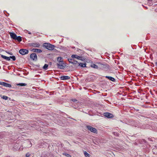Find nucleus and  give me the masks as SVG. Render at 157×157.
Returning a JSON list of instances; mask_svg holds the SVG:
<instances>
[{
	"instance_id": "nucleus-3",
	"label": "nucleus",
	"mask_w": 157,
	"mask_h": 157,
	"mask_svg": "<svg viewBox=\"0 0 157 157\" xmlns=\"http://www.w3.org/2000/svg\"><path fill=\"white\" fill-rule=\"evenodd\" d=\"M58 67L60 69H63L66 66L63 61L60 62L57 64Z\"/></svg>"
},
{
	"instance_id": "nucleus-4",
	"label": "nucleus",
	"mask_w": 157,
	"mask_h": 157,
	"mask_svg": "<svg viewBox=\"0 0 157 157\" xmlns=\"http://www.w3.org/2000/svg\"><path fill=\"white\" fill-rule=\"evenodd\" d=\"M86 127L88 130H90V132H94V133H97V131L95 128L89 125L87 126Z\"/></svg>"
},
{
	"instance_id": "nucleus-21",
	"label": "nucleus",
	"mask_w": 157,
	"mask_h": 157,
	"mask_svg": "<svg viewBox=\"0 0 157 157\" xmlns=\"http://www.w3.org/2000/svg\"><path fill=\"white\" fill-rule=\"evenodd\" d=\"M17 85L20 86H25L27 85V84L25 83H19L17 84Z\"/></svg>"
},
{
	"instance_id": "nucleus-36",
	"label": "nucleus",
	"mask_w": 157,
	"mask_h": 157,
	"mask_svg": "<svg viewBox=\"0 0 157 157\" xmlns=\"http://www.w3.org/2000/svg\"><path fill=\"white\" fill-rule=\"evenodd\" d=\"M28 33L29 34H31V33L30 32H29Z\"/></svg>"
},
{
	"instance_id": "nucleus-31",
	"label": "nucleus",
	"mask_w": 157,
	"mask_h": 157,
	"mask_svg": "<svg viewBox=\"0 0 157 157\" xmlns=\"http://www.w3.org/2000/svg\"><path fill=\"white\" fill-rule=\"evenodd\" d=\"M7 53L10 55H13V53L11 52H8V51H6V52Z\"/></svg>"
},
{
	"instance_id": "nucleus-22",
	"label": "nucleus",
	"mask_w": 157,
	"mask_h": 157,
	"mask_svg": "<svg viewBox=\"0 0 157 157\" xmlns=\"http://www.w3.org/2000/svg\"><path fill=\"white\" fill-rule=\"evenodd\" d=\"M84 155L85 157H90V155L86 152V151L84 152Z\"/></svg>"
},
{
	"instance_id": "nucleus-35",
	"label": "nucleus",
	"mask_w": 157,
	"mask_h": 157,
	"mask_svg": "<svg viewBox=\"0 0 157 157\" xmlns=\"http://www.w3.org/2000/svg\"><path fill=\"white\" fill-rule=\"evenodd\" d=\"M48 131H47V132H45V133H49V132H48Z\"/></svg>"
},
{
	"instance_id": "nucleus-19",
	"label": "nucleus",
	"mask_w": 157,
	"mask_h": 157,
	"mask_svg": "<svg viewBox=\"0 0 157 157\" xmlns=\"http://www.w3.org/2000/svg\"><path fill=\"white\" fill-rule=\"evenodd\" d=\"M1 56L2 58L6 60L7 61H10V60L9 57L6 56L2 55H1Z\"/></svg>"
},
{
	"instance_id": "nucleus-25",
	"label": "nucleus",
	"mask_w": 157,
	"mask_h": 157,
	"mask_svg": "<svg viewBox=\"0 0 157 157\" xmlns=\"http://www.w3.org/2000/svg\"><path fill=\"white\" fill-rule=\"evenodd\" d=\"M10 59H12V60L13 61H15V60H16V57H15V56H10Z\"/></svg>"
},
{
	"instance_id": "nucleus-18",
	"label": "nucleus",
	"mask_w": 157,
	"mask_h": 157,
	"mask_svg": "<svg viewBox=\"0 0 157 157\" xmlns=\"http://www.w3.org/2000/svg\"><path fill=\"white\" fill-rule=\"evenodd\" d=\"M152 151L153 154L157 155V146L153 149Z\"/></svg>"
},
{
	"instance_id": "nucleus-30",
	"label": "nucleus",
	"mask_w": 157,
	"mask_h": 157,
	"mask_svg": "<svg viewBox=\"0 0 157 157\" xmlns=\"http://www.w3.org/2000/svg\"><path fill=\"white\" fill-rule=\"evenodd\" d=\"M30 155V154L29 153H27L26 154V157H29Z\"/></svg>"
},
{
	"instance_id": "nucleus-14",
	"label": "nucleus",
	"mask_w": 157,
	"mask_h": 157,
	"mask_svg": "<svg viewBox=\"0 0 157 157\" xmlns=\"http://www.w3.org/2000/svg\"><path fill=\"white\" fill-rule=\"evenodd\" d=\"M10 35L11 38L15 40L17 36L16 34L13 33H10Z\"/></svg>"
},
{
	"instance_id": "nucleus-33",
	"label": "nucleus",
	"mask_w": 157,
	"mask_h": 157,
	"mask_svg": "<svg viewBox=\"0 0 157 157\" xmlns=\"http://www.w3.org/2000/svg\"><path fill=\"white\" fill-rule=\"evenodd\" d=\"M19 148H19V147L18 146V147H17L16 148H15V149H16V150H18V149H19Z\"/></svg>"
},
{
	"instance_id": "nucleus-11",
	"label": "nucleus",
	"mask_w": 157,
	"mask_h": 157,
	"mask_svg": "<svg viewBox=\"0 0 157 157\" xmlns=\"http://www.w3.org/2000/svg\"><path fill=\"white\" fill-rule=\"evenodd\" d=\"M105 117L109 118H112L113 117V115L110 113H104Z\"/></svg>"
},
{
	"instance_id": "nucleus-6",
	"label": "nucleus",
	"mask_w": 157,
	"mask_h": 157,
	"mask_svg": "<svg viewBox=\"0 0 157 157\" xmlns=\"http://www.w3.org/2000/svg\"><path fill=\"white\" fill-rule=\"evenodd\" d=\"M68 61L70 63H71L74 65L75 67V66L77 65L78 63V61L75 60L73 59H68Z\"/></svg>"
},
{
	"instance_id": "nucleus-37",
	"label": "nucleus",
	"mask_w": 157,
	"mask_h": 157,
	"mask_svg": "<svg viewBox=\"0 0 157 157\" xmlns=\"http://www.w3.org/2000/svg\"><path fill=\"white\" fill-rule=\"evenodd\" d=\"M17 144H16V146H17Z\"/></svg>"
},
{
	"instance_id": "nucleus-13",
	"label": "nucleus",
	"mask_w": 157,
	"mask_h": 157,
	"mask_svg": "<svg viewBox=\"0 0 157 157\" xmlns=\"http://www.w3.org/2000/svg\"><path fill=\"white\" fill-rule=\"evenodd\" d=\"M80 66L81 67H86V63H78L77 64V65L75 66V67H78V66Z\"/></svg>"
},
{
	"instance_id": "nucleus-10",
	"label": "nucleus",
	"mask_w": 157,
	"mask_h": 157,
	"mask_svg": "<svg viewBox=\"0 0 157 157\" xmlns=\"http://www.w3.org/2000/svg\"><path fill=\"white\" fill-rule=\"evenodd\" d=\"M71 57L73 59L76 58L78 60H82V57L78 56L77 55H71Z\"/></svg>"
},
{
	"instance_id": "nucleus-34",
	"label": "nucleus",
	"mask_w": 157,
	"mask_h": 157,
	"mask_svg": "<svg viewBox=\"0 0 157 157\" xmlns=\"http://www.w3.org/2000/svg\"><path fill=\"white\" fill-rule=\"evenodd\" d=\"M155 65L157 67V62H156L155 63Z\"/></svg>"
},
{
	"instance_id": "nucleus-16",
	"label": "nucleus",
	"mask_w": 157,
	"mask_h": 157,
	"mask_svg": "<svg viewBox=\"0 0 157 157\" xmlns=\"http://www.w3.org/2000/svg\"><path fill=\"white\" fill-rule=\"evenodd\" d=\"M32 51L33 52H38V53H41L42 52V51L41 50L38 49H33L32 50Z\"/></svg>"
},
{
	"instance_id": "nucleus-8",
	"label": "nucleus",
	"mask_w": 157,
	"mask_h": 157,
	"mask_svg": "<svg viewBox=\"0 0 157 157\" xmlns=\"http://www.w3.org/2000/svg\"><path fill=\"white\" fill-rule=\"evenodd\" d=\"M29 45L31 46H32L33 47H36L37 48H39L40 46V44L38 42H35L30 43L29 44Z\"/></svg>"
},
{
	"instance_id": "nucleus-20",
	"label": "nucleus",
	"mask_w": 157,
	"mask_h": 157,
	"mask_svg": "<svg viewBox=\"0 0 157 157\" xmlns=\"http://www.w3.org/2000/svg\"><path fill=\"white\" fill-rule=\"evenodd\" d=\"M15 40H17L19 42H21L22 41L21 37L20 36H17Z\"/></svg>"
},
{
	"instance_id": "nucleus-28",
	"label": "nucleus",
	"mask_w": 157,
	"mask_h": 157,
	"mask_svg": "<svg viewBox=\"0 0 157 157\" xmlns=\"http://www.w3.org/2000/svg\"><path fill=\"white\" fill-rule=\"evenodd\" d=\"M2 98L5 99V100H7L8 99V97L6 96H2L1 97Z\"/></svg>"
},
{
	"instance_id": "nucleus-12",
	"label": "nucleus",
	"mask_w": 157,
	"mask_h": 157,
	"mask_svg": "<svg viewBox=\"0 0 157 157\" xmlns=\"http://www.w3.org/2000/svg\"><path fill=\"white\" fill-rule=\"evenodd\" d=\"M60 79L62 80H67L70 78L69 76H62L59 77Z\"/></svg>"
},
{
	"instance_id": "nucleus-9",
	"label": "nucleus",
	"mask_w": 157,
	"mask_h": 157,
	"mask_svg": "<svg viewBox=\"0 0 157 157\" xmlns=\"http://www.w3.org/2000/svg\"><path fill=\"white\" fill-rule=\"evenodd\" d=\"M0 85H3L6 87H11V84L4 82H0Z\"/></svg>"
},
{
	"instance_id": "nucleus-23",
	"label": "nucleus",
	"mask_w": 157,
	"mask_h": 157,
	"mask_svg": "<svg viewBox=\"0 0 157 157\" xmlns=\"http://www.w3.org/2000/svg\"><path fill=\"white\" fill-rule=\"evenodd\" d=\"M48 64H45L43 67V69L45 70H47L48 69Z\"/></svg>"
},
{
	"instance_id": "nucleus-2",
	"label": "nucleus",
	"mask_w": 157,
	"mask_h": 157,
	"mask_svg": "<svg viewBox=\"0 0 157 157\" xmlns=\"http://www.w3.org/2000/svg\"><path fill=\"white\" fill-rule=\"evenodd\" d=\"M102 69L107 70L109 69V66L107 64H103L99 63V69Z\"/></svg>"
},
{
	"instance_id": "nucleus-27",
	"label": "nucleus",
	"mask_w": 157,
	"mask_h": 157,
	"mask_svg": "<svg viewBox=\"0 0 157 157\" xmlns=\"http://www.w3.org/2000/svg\"><path fill=\"white\" fill-rule=\"evenodd\" d=\"M63 155L67 157H71V156L70 154L66 153H63Z\"/></svg>"
},
{
	"instance_id": "nucleus-1",
	"label": "nucleus",
	"mask_w": 157,
	"mask_h": 157,
	"mask_svg": "<svg viewBox=\"0 0 157 157\" xmlns=\"http://www.w3.org/2000/svg\"><path fill=\"white\" fill-rule=\"evenodd\" d=\"M43 46L45 48L49 50H52L54 49L55 46L53 44L48 43H44L43 44Z\"/></svg>"
},
{
	"instance_id": "nucleus-29",
	"label": "nucleus",
	"mask_w": 157,
	"mask_h": 157,
	"mask_svg": "<svg viewBox=\"0 0 157 157\" xmlns=\"http://www.w3.org/2000/svg\"><path fill=\"white\" fill-rule=\"evenodd\" d=\"M38 124L39 125H45V124H44V123L43 122V121H40V122H39V123H38Z\"/></svg>"
},
{
	"instance_id": "nucleus-24",
	"label": "nucleus",
	"mask_w": 157,
	"mask_h": 157,
	"mask_svg": "<svg viewBox=\"0 0 157 157\" xmlns=\"http://www.w3.org/2000/svg\"><path fill=\"white\" fill-rule=\"evenodd\" d=\"M152 0H148V4L149 6H151L152 5Z\"/></svg>"
},
{
	"instance_id": "nucleus-15",
	"label": "nucleus",
	"mask_w": 157,
	"mask_h": 157,
	"mask_svg": "<svg viewBox=\"0 0 157 157\" xmlns=\"http://www.w3.org/2000/svg\"><path fill=\"white\" fill-rule=\"evenodd\" d=\"M90 66L93 68L99 69V65H98V66L96 64L93 63H92L90 65Z\"/></svg>"
},
{
	"instance_id": "nucleus-32",
	"label": "nucleus",
	"mask_w": 157,
	"mask_h": 157,
	"mask_svg": "<svg viewBox=\"0 0 157 157\" xmlns=\"http://www.w3.org/2000/svg\"><path fill=\"white\" fill-rule=\"evenodd\" d=\"M73 102H76V101H77V100L76 99H73L72 100Z\"/></svg>"
},
{
	"instance_id": "nucleus-26",
	"label": "nucleus",
	"mask_w": 157,
	"mask_h": 157,
	"mask_svg": "<svg viewBox=\"0 0 157 157\" xmlns=\"http://www.w3.org/2000/svg\"><path fill=\"white\" fill-rule=\"evenodd\" d=\"M62 58L61 57H59L57 58V60L59 62H60L63 61L62 60Z\"/></svg>"
},
{
	"instance_id": "nucleus-5",
	"label": "nucleus",
	"mask_w": 157,
	"mask_h": 157,
	"mask_svg": "<svg viewBox=\"0 0 157 157\" xmlns=\"http://www.w3.org/2000/svg\"><path fill=\"white\" fill-rule=\"evenodd\" d=\"M19 53L22 55H25L27 54L29 52V51L27 49H22L19 51Z\"/></svg>"
},
{
	"instance_id": "nucleus-17",
	"label": "nucleus",
	"mask_w": 157,
	"mask_h": 157,
	"mask_svg": "<svg viewBox=\"0 0 157 157\" xmlns=\"http://www.w3.org/2000/svg\"><path fill=\"white\" fill-rule=\"evenodd\" d=\"M105 77L113 82H114L115 81V79L112 77L106 76H105Z\"/></svg>"
},
{
	"instance_id": "nucleus-7",
	"label": "nucleus",
	"mask_w": 157,
	"mask_h": 157,
	"mask_svg": "<svg viewBox=\"0 0 157 157\" xmlns=\"http://www.w3.org/2000/svg\"><path fill=\"white\" fill-rule=\"evenodd\" d=\"M30 57L31 59L33 60L36 61L37 60V56L36 53H32L31 54Z\"/></svg>"
}]
</instances>
